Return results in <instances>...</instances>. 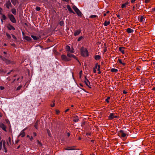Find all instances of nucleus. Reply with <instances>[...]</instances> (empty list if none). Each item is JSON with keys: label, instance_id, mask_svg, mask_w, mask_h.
<instances>
[{"label": "nucleus", "instance_id": "45", "mask_svg": "<svg viewBox=\"0 0 155 155\" xmlns=\"http://www.w3.org/2000/svg\"><path fill=\"white\" fill-rule=\"evenodd\" d=\"M3 144V141H2V140L0 142V150H1L2 148V144Z\"/></svg>", "mask_w": 155, "mask_h": 155}, {"label": "nucleus", "instance_id": "28", "mask_svg": "<svg viewBox=\"0 0 155 155\" xmlns=\"http://www.w3.org/2000/svg\"><path fill=\"white\" fill-rule=\"evenodd\" d=\"M12 12L14 15H15L16 14V10L15 8H12Z\"/></svg>", "mask_w": 155, "mask_h": 155}, {"label": "nucleus", "instance_id": "10", "mask_svg": "<svg viewBox=\"0 0 155 155\" xmlns=\"http://www.w3.org/2000/svg\"><path fill=\"white\" fill-rule=\"evenodd\" d=\"M7 28L9 30H15V28L13 26L10 24H8V25Z\"/></svg>", "mask_w": 155, "mask_h": 155}, {"label": "nucleus", "instance_id": "3", "mask_svg": "<svg viewBox=\"0 0 155 155\" xmlns=\"http://www.w3.org/2000/svg\"><path fill=\"white\" fill-rule=\"evenodd\" d=\"M9 18L11 21L13 23H16V20L13 15L11 14L8 15Z\"/></svg>", "mask_w": 155, "mask_h": 155}, {"label": "nucleus", "instance_id": "46", "mask_svg": "<svg viewBox=\"0 0 155 155\" xmlns=\"http://www.w3.org/2000/svg\"><path fill=\"white\" fill-rule=\"evenodd\" d=\"M12 37L15 39V40H16L17 39V38H16V37L13 35V34H12Z\"/></svg>", "mask_w": 155, "mask_h": 155}, {"label": "nucleus", "instance_id": "49", "mask_svg": "<svg viewBox=\"0 0 155 155\" xmlns=\"http://www.w3.org/2000/svg\"><path fill=\"white\" fill-rule=\"evenodd\" d=\"M2 8H0V14L1 15H2Z\"/></svg>", "mask_w": 155, "mask_h": 155}, {"label": "nucleus", "instance_id": "41", "mask_svg": "<svg viewBox=\"0 0 155 155\" xmlns=\"http://www.w3.org/2000/svg\"><path fill=\"white\" fill-rule=\"evenodd\" d=\"M6 35L8 39H10L11 38V36L9 34L6 33Z\"/></svg>", "mask_w": 155, "mask_h": 155}, {"label": "nucleus", "instance_id": "5", "mask_svg": "<svg viewBox=\"0 0 155 155\" xmlns=\"http://www.w3.org/2000/svg\"><path fill=\"white\" fill-rule=\"evenodd\" d=\"M67 56L68 57V58H70L71 57H72L74 58L75 59H76L77 61H78L79 62V61L78 59L73 54H71L70 53H69V52H68L67 54Z\"/></svg>", "mask_w": 155, "mask_h": 155}, {"label": "nucleus", "instance_id": "48", "mask_svg": "<svg viewBox=\"0 0 155 155\" xmlns=\"http://www.w3.org/2000/svg\"><path fill=\"white\" fill-rule=\"evenodd\" d=\"M55 111L56 114H58L60 112L59 110H56Z\"/></svg>", "mask_w": 155, "mask_h": 155}, {"label": "nucleus", "instance_id": "64", "mask_svg": "<svg viewBox=\"0 0 155 155\" xmlns=\"http://www.w3.org/2000/svg\"><path fill=\"white\" fill-rule=\"evenodd\" d=\"M33 134L34 136H36L37 135L36 133L35 132L33 133Z\"/></svg>", "mask_w": 155, "mask_h": 155}, {"label": "nucleus", "instance_id": "8", "mask_svg": "<svg viewBox=\"0 0 155 155\" xmlns=\"http://www.w3.org/2000/svg\"><path fill=\"white\" fill-rule=\"evenodd\" d=\"M119 135H120L121 136L123 137H125L126 136V134L124 132L123 130H120L119 131Z\"/></svg>", "mask_w": 155, "mask_h": 155}, {"label": "nucleus", "instance_id": "7", "mask_svg": "<svg viewBox=\"0 0 155 155\" xmlns=\"http://www.w3.org/2000/svg\"><path fill=\"white\" fill-rule=\"evenodd\" d=\"M85 80L84 81V82L85 83L86 85L89 88H91V87H90V83L88 81V80L86 78V77H85Z\"/></svg>", "mask_w": 155, "mask_h": 155}, {"label": "nucleus", "instance_id": "14", "mask_svg": "<svg viewBox=\"0 0 155 155\" xmlns=\"http://www.w3.org/2000/svg\"><path fill=\"white\" fill-rule=\"evenodd\" d=\"M26 129H24L23 130H22L21 132V134H20V135H21V137H24L25 136V132H24V131Z\"/></svg>", "mask_w": 155, "mask_h": 155}, {"label": "nucleus", "instance_id": "23", "mask_svg": "<svg viewBox=\"0 0 155 155\" xmlns=\"http://www.w3.org/2000/svg\"><path fill=\"white\" fill-rule=\"evenodd\" d=\"M12 4L15 5L18 2V0H11Z\"/></svg>", "mask_w": 155, "mask_h": 155}, {"label": "nucleus", "instance_id": "24", "mask_svg": "<svg viewBox=\"0 0 155 155\" xmlns=\"http://www.w3.org/2000/svg\"><path fill=\"white\" fill-rule=\"evenodd\" d=\"M4 61L6 64H7L12 63V61H10V60H8L6 59H5Z\"/></svg>", "mask_w": 155, "mask_h": 155}, {"label": "nucleus", "instance_id": "6", "mask_svg": "<svg viewBox=\"0 0 155 155\" xmlns=\"http://www.w3.org/2000/svg\"><path fill=\"white\" fill-rule=\"evenodd\" d=\"M5 6L8 9H9L10 7H12V5L10 0H8L6 2Z\"/></svg>", "mask_w": 155, "mask_h": 155}, {"label": "nucleus", "instance_id": "15", "mask_svg": "<svg viewBox=\"0 0 155 155\" xmlns=\"http://www.w3.org/2000/svg\"><path fill=\"white\" fill-rule=\"evenodd\" d=\"M81 31L80 30L76 31L74 32V35L75 36H77L78 35L81 33Z\"/></svg>", "mask_w": 155, "mask_h": 155}, {"label": "nucleus", "instance_id": "63", "mask_svg": "<svg viewBox=\"0 0 155 155\" xmlns=\"http://www.w3.org/2000/svg\"><path fill=\"white\" fill-rule=\"evenodd\" d=\"M69 109H67L65 111V113H66L67 112H68L69 110Z\"/></svg>", "mask_w": 155, "mask_h": 155}, {"label": "nucleus", "instance_id": "13", "mask_svg": "<svg viewBox=\"0 0 155 155\" xmlns=\"http://www.w3.org/2000/svg\"><path fill=\"white\" fill-rule=\"evenodd\" d=\"M24 38L25 40L28 41H30L31 40V38L30 37L28 36H24Z\"/></svg>", "mask_w": 155, "mask_h": 155}, {"label": "nucleus", "instance_id": "30", "mask_svg": "<svg viewBox=\"0 0 155 155\" xmlns=\"http://www.w3.org/2000/svg\"><path fill=\"white\" fill-rule=\"evenodd\" d=\"M118 70L115 68H112L111 70V71L112 72H117Z\"/></svg>", "mask_w": 155, "mask_h": 155}, {"label": "nucleus", "instance_id": "55", "mask_svg": "<svg viewBox=\"0 0 155 155\" xmlns=\"http://www.w3.org/2000/svg\"><path fill=\"white\" fill-rule=\"evenodd\" d=\"M81 73H82V71H81L79 72V75H80V78H81Z\"/></svg>", "mask_w": 155, "mask_h": 155}, {"label": "nucleus", "instance_id": "17", "mask_svg": "<svg viewBox=\"0 0 155 155\" xmlns=\"http://www.w3.org/2000/svg\"><path fill=\"white\" fill-rule=\"evenodd\" d=\"M129 4V3L127 2L125 3L122 4L121 7L122 8H125L126 6V5H128Z\"/></svg>", "mask_w": 155, "mask_h": 155}, {"label": "nucleus", "instance_id": "25", "mask_svg": "<svg viewBox=\"0 0 155 155\" xmlns=\"http://www.w3.org/2000/svg\"><path fill=\"white\" fill-rule=\"evenodd\" d=\"M110 24V21H105L104 22V25L105 26H107L109 25Z\"/></svg>", "mask_w": 155, "mask_h": 155}, {"label": "nucleus", "instance_id": "19", "mask_svg": "<svg viewBox=\"0 0 155 155\" xmlns=\"http://www.w3.org/2000/svg\"><path fill=\"white\" fill-rule=\"evenodd\" d=\"M101 58V56L99 55H96L94 56V59L96 60H99Z\"/></svg>", "mask_w": 155, "mask_h": 155}, {"label": "nucleus", "instance_id": "50", "mask_svg": "<svg viewBox=\"0 0 155 155\" xmlns=\"http://www.w3.org/2000/svg\"><path fill=\"white\" fill-rule=\"evenodd\" d=\"M98 65H97V63H96L95 64V67L93 69H95H95H97V67H98Z\"/></svg>", "mask_w": 155, "mask_h": 155}, {"label": "nucleus", "instance_id": "34", "mask_svg": "<svg viewBox=\"0 0 155 155\" xmlns=\"http://www.w3.org/2000/svg\"><path fill=\"white\" fill-rule=\"evenodd\" d=\"M97 15H91L90 16V18H93L97 17Z\"/></svg>", "mask_w": 155, "mask_h": 155}, {"label": "nucleus", "instance_id": "39", "mask_svg": "<svg viewBox=\"0 0 155 155\" xmlns=\"http://www.w3.org/2000/svg\"><path fill=\"white\" fill-rule=\"evenodd\" d=\"M104 45L105 46V48L104 49V52L105 53L106 51L107 50V47H106V45L105 43L104 44Z\"/></svg>", "mask_w": 155, "mask_h": 155}, {"label": "nucleus", "instance_id": "12", "mask_svg": "<svg viewBox=\"0 0 155 155\" xmlns=\"http://www.w3.org/2000/svg\"><path fill=\"white\" fill-rule=\"evenodd\" d=\"M67 8L68 10L71 12L72 13L74 14H75V13L72 10L71 8L70 7V5H67Z\"/></svg>", "mask_w": 155, "mask_h": 155}, {"label": "nucleus", "instance_id": "32", "mask_svg": "<svg viewBox=\"0 0 155 155\" xmlns=\"http://www.w3.org/2000/svg\"><path fill=\"white\" fill-rule=\"evenodd\" d=\"M38 142V144L40 147H41L42 146V144L38 140H37Z\"/></svg>", "mask_w": 155, "mask_h": 155}, {"label": "nucleus", "instance_id": "53", "mask_svg": "<svg viewBox=\"0 0 155 155\" xmlns=\"http://www.w3.org/2000/svg\"><path fill=\"white\" fill-rule=\"evenodd\" d=\"M98 68L97 69V71H100V65H98Z\"/></svg>", "mask_w": 155, "mask_h": 155}, {"label": "nucleus", "instance_id": "27", "mask_svg": "<svg viewBox=\"0 0 155 155\" xmlns=\"http://www.w3.org/2000/svg\"><path fill=\"white\" fill-rule=\"evenodd\" d=\"M38 121L37 120L34 125V127L36 129H38Z\"/></svg>", "mask_w": 155, "mask_h": 155}, {"label": "nucleus", "instance_id": "4", "mask_svg": "<svg viewBox=\"0 0 155 155\" xmlns=\"http://www.w3.org/2000/svg\"><path fill=\"white\" fill-rule=\"evenodd\" d=\"M115 114L114 113H110L109 116H108V119L111 120L114 118H117V116L116 115H115Z\"/></svg>", "mask_w": 155, "mask_h": 155}, {"label": "nucleus", "instance_id": "42", "mask_svg": "<svg viewBox=\"0 0 155 155\" xmlns=\"http://www.w3.org/2000/svg\"><path fill=\"white\" fill-rule=\"evenodd\" d=\"M59 24L60 26H62L64 25V23L63 21H61L59 22Z\"/></svg>", "mask_w": 155, "mask_h": 155}, {"label": "nucleus", "instance_id": "61", "mask_svg": "<svg viewBox=\"0 0 155 155\" xmlns=\"http://www.w3.org/2000/svg\"><path fill=\"white\" fill-rule=\"evenodd\" d=\"M55 105V104L54 103H53L52 104H51V106L52 107H54Z\"/></svg>", "mask_w": 155, "mask_h": 155}, {"label": "nucleus", "instance_id": "57", "mask_svg": "<svg viewBox=\"0 0 155 155\" xmlns=\"http://www.w3.org/2000/svg\"><path fill=\"white\" fill-rule=\"evenodd\" d=\"M4 150H5V152L6 153L7 152V149H6V147H5V148H4Z\"/></svg>", "mask_w": 155, "mask_h": 155}, {"label": "nucleus", "instance_id": "36", "mask_svg": "<svg viewBox=\"0 0 155 155\" xmlns=\"http://www.w3.org/2000/svg\"><path fill=\"white\" fill-rule=\"evenodd\" d=\"M47 130V133H48V135L49 137H51V133H50V131L48 130Z\"/></svg>", "mask_w": 155, "mask_h": 155}, {"label": "nucleus", "instance_id": "21", "mask_svg": "<svg viewBox=\"0 0 155 155\" xmlns=\"http://www.w3.org/2000/svg\"><path fill=\"white\" fill-rule=\"evenodd\" d=\"M124 48L123 47H120L119 48V50L123 54H124Z\"/></svg>", "mask_w": 155, "mask_h": 155}, {"label": "nucleus", "instance_id": "40", "mask_svg": "<svg viewBox=\"0 0 155 155\" xmlns=\"http://www.w3.org/2000/svg\"><path fill=\"white\" fill-rule=\"evenodd\" d=\"M83 37L82 36H80L78 39L77 41H80L83 38Z\"/></svg>", "mask_w": 155, "mask_h": 155}, {"label": "nucleus", "instance_id": "51", "mask_svg": "<svg viewBox=\"0 0 155 155\" xmlns=\"http://www.w3.org/2000/svg\"><path fill=\"white\" fill-rule=\"evenodd\" d=\"M0 88L1 90H4L5 89L4 87L3 86H0Z\"/></svg>", "mask_w": 155, "mask_h": 155}, {"label": "nucleus", "instance_id": "31", "mask_svg": "<svg viewBox=\"0 0 155 155\" xmlns=\"http://www.w3.org/2000/svg\"><path fill=\"white\" fill-rule=\"evenodd\" d=\"M72 8L75 12H76L77 11H78V10L79 9L76 6L74 5L73 6Z\"/></svg>", "mask_w": 155, "mask_h": 155}, {"label": "nucleus", "instance_id": "56", "mask_svg": "<svg viewBox=\"0 0 155 155\" xmlns=\"http://www.w3.org/2000/svg\"><path fill=\"white\" fill-rule=\"evenodd\" d=\"M150 1V0H146L145 1V3H148Z\"/></svg>", "mask_w": 155, "mask_h": 155}, {"label": "nucleus", "instance_id": "37", "mask_svg": "<svg viewBox=\"0 0 155 155\" xmlns=\"http://www.w3.org/2000/svg\"><path fill=\"white\" fill-rule=\"evenodd\" d=\"M35 10L37 11H39L41 10V8L37 6Z\"/></svg>", "mask_w": 155, "mask_h": 155}, {"label": "nucleus", "instance_id": "1", "mask_svg": "<svg viewBox=\"0 0 155 155\" xmlns=\"http://www.w3.org/2000/svg\"><path fill=\"white\" fill-rule=\"evenodd\" d=\"M81 55L83 57H87L88 55V52L85 48H84V47H82L81 48Z\"/></svg>", "mask_w": 155, "mask_h": 155}, {"label": "nucleus", "instance_id": "52", "mask_svg": "<svg viewBox=\"0 0 155 155\" xmlns=\"http://www.w3.org/2000/svg\"><path fill=\"white\" fill-rule=\"evenodd\" d=\"M8 141H9V143L10 144H11V138L10 137H8Z\"/></svg>", "mask_w": 155, "mask_h": 155}, {"label": "nucleus", "instance_id": "47", "mask_svg": "<svg viewBox=\"0 0 155 155\" xmlns=\"http://www.w3.org/2000/svg\"><path fill=\"white\" fill-rule=\"evenodd\" d=\"M143 19V16H141V17H140V21L142 22Z\"/></svg>", "mask_w": 155, "mask_h": 155}, {"label": "nucleus", "instance_id": "16", "mask_svg": "<svg viewBox=\"0 0 155 155\" xmlns=\"http://www.w3.org/2000/svg\"><path fill=\"white\" fill-rule=\"evenodd\" d=\"M126 31L128 33H130L133 32L134 30L130 28H128L127 29Z\"/></svg>", "mask_w": 155, "mask_h": 155}, {"label": "nucleus", "instance_id": "18", "mask_svg": "<svg viewBox=\"0 0 155 155\" xmlns=\"http://www.w3.org/2000/svg\"><path fill=\"white\" fill-rule=\"evenodd\" d=\"M80 17L82 16V13L78 9V11H77L75 12Z\"/></svg>", "mask_w": 155, "mask_h": 155}, {"label": "nucleus", "instance_id": "60", "mask_svg": "<svg viewBox=\"0 0 155 155\" xmlns=\"http://www.w3.org/2000/svg\"><path fill=\"white\" fill-rule=\"evenodd\" d=\"M93 72L94 73H96V71L95 69H93Z\"/></svg>", "mask_w": 155, "mask_h": 155}, {"label": "nucleus", "instance_id": "58", "mask_svg": "<svg viewBox=\"0 0 155 155\" xmlns=\"http://www.w3.org/2000/svg\"><path fill=\"white\" fill-rule=\"evenodd\" d=\"M123 93L124 94H126L127 93V92L126 91H125V90H124L123 91Z\"/></svg>", "mask_w": 155, "mask_h": 155}, {"label": "nucleus", "instance_id": "2", "mask_svg": "<svg viewBox=\"0 0 155 155\" xmlns=\"http://www.w3.org/2000/svg\"><path fill=\"white\" fill-rule=\"evenodd\" d=\"M61 58L63 61H68L71 60V58L67 57L64 54H62L61 56Z\"/></svg>", "mask_w": 155, "mask_h": 155}, {"label": "nucleus", "instance_id": "38", "mask_svg": "<svg viewBox=\"0 0 155 155\" xmlns=\"http://www.w3.org/2000/svg\"><path fill=\"white\" fill-rule=\"evenodd\" d=\"M0 58H1V59L3 61H4L5 60V58H4V57H3L2 56L0 55Z\"/></svg>", "mask_w": 155, "mask_h": 155}, {"label": "nucleus", "instance_id": "43", "mask_svg": "<svg viewBox=\"0 0 155 155\" xmlns=\"http://www.w3.org/2000/svg\"><path fill=\"white\" fill-rule=\"evenodd\" d=\"M2 17L4 20H5L6 19V17L5 15H4L3 14H2Z\"/></svg>", "mask_w": 155, "mask_h": 155}, {"label": "nucleus", "instance_id": "26", "mask_svg": "<svg viewBox=\"0 0 155 155\" xmlns=\"http://www.w3.org/2000/svg\"><path fill=\"white\" fill-rule=\"evenodd\" d=\"M70 147H68L67 148H64V149L66 150H76V149L74 148H70Z\"/></svg>", "mask_w": 155, "mask_h": 155}, {"label": "nucleus", "instance_id": "33", "mask_svg": "<svg viewBox=\"0 0 155 155\" xmlns=\"http://www.w3.org/2000/svg\"><path fill=\"white\" fill-rule=\"evenodd\" d=\"M2 141H3V148L5 147V140H2Z\"/></svg>", "mask_w": 155, "mask_h": 155}, {"label": "nucleus", "instance_id": "20", "mask_svg": "<svg viewBox=\"0 0 155 155\" xmlns=\"http://www.w3.org/2000/svg\"><path fill=\"white\" fill-rule=\"evenodd\" d=\"M31 37L33 38V39L35 40H37L39 39V38L35 36L31 35Z\"/></svg>", "mask_w": 155, "mask_h": 155}, {"label": "nucleus", "instance_id": "22", "mask_svg": "<svg viewBox=\"0 0 155 155\" xmlns=\"http://www.w3.org/2000/svg\"><path fill=\"white\" fill-rule=\"evenodd\" d=\"M122 59H118V62H119L120 64H122L124 66H125L126 65V64L125 63L122 62Z\"/></svg>", "mask_w": 155, "mask_h": 155}, {"label": "nucleus", "instance_id": "11", "mask_svg": "<svg viewBox=\"0 0 155 155\" xmlns=\"http://www.w3.org/2000/svg\"><path fill=\"white\" fill-rule=\"evenodd\" d=\"M73 121L77 122L79 120V118L77 116L74 115L73 117Z\"/></svg>", "mask_w": 155, "mask_h": 155}, {"label": "nucleus", "instance_id": "44", "mask_svg": "<svg viewBox=\"0 0 155 155\" xmlns=\"http://www.w3.org/2000/svg\"><path fill=\"white\" fill-rule=\"evenodd\" d=\"M22 87V86H21V85H20V86H19L18 87H17L16 90L18 91V90H20L21 89V88Z\"/></svg>", "mask_w": 155, "mask_h": 155}, {"label": "nucleus", "instance_id": "54", "mask_svg": "<svg viewBox=\"0 0 155 155\" xmlns=\"http://www.w3.org/2000/svg\"><path fill=\"white\" fill-rule=\"evenodd\" d=\"M0 73H5V72H4V71L3 70H2V69H0Z\"/></svg>", "mask_w": 155, "mask_h": 155}, {"label": "nucleus", "instance_id": "59", "mask_svg": "<svg viewBox=\"0 0 155 155\" xmlns=\"http://www.w3.org/2000/svg\"><path fill=\"white\" fill-rule=\"evenodd\" d=\"M70 51L71 53H74V49H72V50H70Z\"/></svg>", "mask_w": 155, "mask_h": 155}, {"label": "nucleus", "instance_id": "29", "mask_svg": "<svg viewBox=\"0 0 155 155\" xmlns=\"http://www.w3.org/2000/svg\"><path fill=\"white\" fill-rule=\"evenodd\" d=\"M70 48L69 46L67 45L66 47V50L67 51H68L69 52V51H70Z\"/></svg>", "mask_w": 155, "mask_h": 155}, {"label": "nucleus", "instance_id": "9", "mask_svg": "<svg viewBox=\"0 0 155 155\" xmlns=\"http://www.w3.org/2000/svg\"><path fill=\"white\" fill-rule=\"evenodd\" d=\"M0 127L2 128V130L5 131H6V127L5 125H4L2 123L0 122Z\"/></svg>", "mask_w": 155, "mask_h": 155}, {"label": "nucleus", "instance_id": "35", "mask_svg": "<svg viewBox=\"0 0 155 155\" xmlns=\"http://www.w3.org/2000/svg\"><path fill=\"white\" fill-rule=\"evenodd\" d=\"M110 97H107V98L105 100L106 101L107 103H109V100L110 99Z\"/></svg>", "mask_w": 155, "mask_h": 155}, {"label": "nucleus", "instance_id": "62", "mask_svg": "<svg viewBox=\"0 0 155 155\" xmlns=\"http://www.w3.org/2000/svg\"><path fill=\"white\" fill-rule=\"evenodd\" d=\"M152 12H155V8H153L152 9Z\"/></svg>", "mask_w": 155, "mask_h": 155}]
</instances>
